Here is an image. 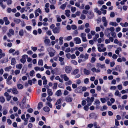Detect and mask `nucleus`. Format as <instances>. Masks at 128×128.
Returning <instances> with one entry per match:
<instances>
[{
    "label": "nucleus",
    "instance_id": "f257e3e1",
    "mask_svg": "<svg viewBox=\"0 0 128 128\" xmlns=\"http://www.w3.org/2000/svg\"><path fill=\"white\" fill-rule=\"evenodd\" d=\"M98 47V51L100 52H104L106 50V48L104 47V45L103 44H98L97 45Z\"/></svg>",
    "mask_w": 128,
    "mask_h": 128
},
{
    "label": "nucleus",
    "instance_id": "f03ea898",
    "mask_svg": "<svg viewBox=\"0 0 128 128\" xmlns=\"http://www.w3.org/2000/svg\"><path fill=\"white\" fill-rule=\"evenodd\" d=\"M64 71L66 74L70 73L72 70V68L71 66H66L64 68Z\"/></svg>",
    "mask_w": 128,
    "mask_h": 128
},
{
    "label": "nucleus",
    "instance_id": "7ed1b4c3",
    "mask_svg": "<svg viewBox=\"0 0 128 128\" xmlns=\"http://www.w3.org/2000/svg\"><path fill=\"white\" fill-rule=\"evenodd\" d=\"M73 100L72 98L69 96H68L65 98V100L66 102H71Z\"/></svg>",
    "mask_w": 128,
    "mask_h": 128
},
{
    "label": "nucleus",
    "instance_id": "20e7f679",
    "mask_svg": "<svg viewBox=\"0 0 128 128\" xmlns=\"http://www.w3.org/2000/svg\"><path fill=\"white\" fill-rule=\"evenodd\" d=\"M60 77L62 78H64L65 81H68L69 80V78L66 74H61L60 75Z\"/></svg>",
    "mask_w": 128,
    "mask_h": 128
},
{
    "label": "nucleus",
    "instance_id": "39448f33",
    "mask_svg": "<svg viewBox=\"0 0 128 128\" xmlns=\"http://www.w3.org/2000/svg\"><path fill=\"white\" fill-rule=\"evenodd\" d=\"M60 27H55L52 30V31L54 34L58 33L60 31Z\"/></svg>",
    "mask_w": 128,
    "mask_h": 128
},
{
    "label": "nucleus",
    "instance_id": "423d86ee",
    "mask_svg": "<svg viewBox=\"0 0 128 128\" xmlns=\"http://www.w3.org/2000/svg\"><path fill=\"white\" fill-rule=\"evenodd\" d=\"M28 56L27 55L25 54L22 56V58L20 60L21 62L22 63H24L26 62V58Z\"/></svg>",
    "mask_w": 128,
    "mask_h": 128
},
{
    "label": "nucleus",
    "instance_id": "0eeeda50",
    "mask_svg": "<svg viewBox=\"0 0 128 128\" xmlns=\"http://www.w3.org/2000/svg\"><path fill=\"white\" fill-rule=\"evenodd\" d=\"M112 70H116L117 71L121 72H122L121 67L119 65L117 66L115 68H114Z\"/></svg>",
    "mask_w": 128,
    "mask_h": 128
},
{
    "label": "nucleus",
    "instance_id": "6e6552de",
    "mask_svg": "<svg viewBox=\"0 0 128 128\" xmlns=\"http://www.w3.org/2000/svg\"><path fill=\"white\" fill-rule=\"evenodd\" d=\"M34 69L36 71H40L42 72L44 70V68L42 67H39L37 66L35 67L34 68Z\"/></svg>",
    "mask_w": 128,
    "mask_h": 128
},
{
    "label": "nucleus",
    "instance_id": "1a4fd4ad",
    "mask_svg": "<svg viewBox=\"0 0 128 128\" xmlns=\"http://www.w3.org/2000/svg\"><path fill=\"white\" fill-rule=\"evenodd\" d=\"M74 41L75 42L76 44H80L81 42V40L80 38L78 37L74 38Z\"/></svg>",
    "mask_w": 128,
    "mask_h": 128
},
{
    "label": "nucleus",
    "instance_id": "9d476101",
    "mask_svg": "<svg viewBox=\"0 0 128 128\" xmlns=\"http://www.w3.org/2000/svg\"><path fill=\"white\" fill-rule=\"evenodd\" d=\"M94 97H91L90 98L89 97H87L86 98V100L88 103L90 102L92 103L93 102L94 100Z\"/></svg>",
    "mask_w": 128,
    "mask_h": 128
},
{
    "label": "nucleus",
    "instance_id": "9b49d317",
    "mask_svg": "<svg viewBox=\"0 0 128 128\" xmlns=\"http://www.w3.org/2000/svg\"><path fill=\"white\" fill-rule=\"evenodd\" d=\"M94 14L92 10H90L88 17L89 19H92L94 16Z\"/></svg>",
    "mask_w": 128,
    "mask_h": 128
},
{
    "label": "nucleus",
    "instance_id": "f8f14e48",
    "mask_svg": "<svg viewBox=\"0 0 128 128\" xmlns=\"http://www.w3.org/2000/svg\"><path fill=\"white\" fill-rule=\"evenodd\" d=\"M102 21L104 22V26H106L108 24V22L106 18L103 16L102 18Z\"/></svg>",
    "mask_w": 128,
    "mask_h": 128
},
{
    "label": "nucleus",
    "instance_id": "ddd939ff",
    "mask_svg": "<svg viewBox=\"0 0 128 128\" xmlns=\"http://www.w3.org/2000/svg\"><path fill=\"white\" fill-rule=\"evenodd\" d=\"M81 86H79L78 88H77L75 90V92L77 93H81L82 92V91L81 90Z\"/></svg>",
    "mask_w": 128,
    "mask_h": 128
},
{
    "label": "nucleus",
    "instance_id": "4468645a",
    "mask_svg": "<svg viewBox=\"0 0 128 128\" xmlns=\"http://www.w3.org/2000/svg\"><path fill=\"white\" fill-rule=\"evenodd\" d=\"M91 71L93 72H96V73L99 72H100V70L99 68L97 69L95 67L92 68L91 69Z\"/></svg>",
    "mask_w": 128,
    "mask_h": 128
},
{
    "label": "nucleus",
    "instance_id": "2eb2a0df",
    "mask_svg": "<svg viewBox=\"0 0 128 128\" xmlns=\"http://www.w3.org/2000/svg\"><path fill=\"white\" fill-rule=\"evenodd\" d=\"M48 95L49 96H52L53 94V92L52 90L48 88L47 90Z\"/></svg>",
    "mask_w": 128,
    "mask_h": 128
},
{
    "label": "nucleus",
    "instance_id": "dca6fc26",
    "mask_svg": "<svg viewBox=\"0 0 128 128\" xmlns=\"http://www.w3.org/2000/svg\"><path fill=\"white\" fill-rule=\"evenodd\" d=\"M62 94L61 90H58L55 93V95L58 96H61Z\"/></svg>",
    "mask_w": 128,
    "mask_h": 128
},
{
    "label": "nucleus",
    "instance_id": "f3484780",
    "mask_svg": "<svg viewBox=\"0 0 128 128\" xmlns=\"http://www.w3.org/2000/svg\"><path fill=\"white\" fill-rule=\"evenodd\" d=\"M83 72L84 74L86 75H88L90 74V71L86 68L84 69Z\"/></svg>",
    "mask_w": 128,
    "mask_h": 128
},
{
    "label": "nucleus",
    "instance_id": "a211bd4d",
    "mask_svg": "<svg viewBox=\"0 0 128 128\" xmlns=\"http://www.w3.org/2000/svg\"><path fill=\"white\" fill-rule=\"evenodd\" d=\"M3 19L5 22L6 24L8 25L9 24L10 22L8 20L7 17H4L3 18Z\"/></svg>",
    "mask_w": 128,
    "mask_h": 128
},
{
    "label": "nucleus",
    "instance_id": "6ab92c4d",
    "mask_svg": "<svg viewBox=\"0 0 128 128\" xmlns=\"http://www.w3.org/2000/svg\"><path fill=\"white\" fill-rule=\"evenodd\" d=\"M79 70L78 69H75L72 73V75H76L79 72Z\"/></svg>",
    "mask_w": 128,
    "mask_h": 128
},
{
    "label": "nucleus",
    "instance_id": "aec40b11",
    "mask_svg": "<svg viewBox=\"0 0 128 128\" xmlns=\"http://www.w3.org/2000/svg\"><path fill=\"white\" fill-rule=\"evenodd\" d=\"M22 66V64H17L16 66V68L18 69L19 70L21 69Z\"/></svg>",
    "mask_w": 128,
    "mask_h": 128
},
{
    "label": "nucleus",
    "instance_id": "412c9836",
    "mask_svg": "<svg viewBox=\"0 0 128 128\" xmlns=\"http://www.w3.org/2000/svg\"><path fill=\"white\" fill-rule=\"evenodd\" d=\"M114 95L116 96H118L119 97H120L121 96V94L118 90H116L115 92L114 93Z\"/></svg>",
    "mask_w": 128,
    "mask_h": 128
},
{
    "label": "nucleus",
    "instance_id": "4be33fe9",
    "mask_svg": "<svg viewBox=\"0 0 128 128\" xmlns=\"http://www.w3.org/2000/svg\"><path fill=\"white\" fill-rule=\"evenodd\" d=\"M44 110L46 112H48L50 111V109L47 106H46L43 108Z\"/></svg>",
    "mask_w": 128,
    "mask_h": 128
},
{
    "label": "nucleus",
    "instance_id": "5701e85b",
    "mask_svg": "<svg viewBox=\"0 0 128 128\" xmlns=\"http://www.w3.org/2000/svg\"><path fill=\"white\" fill-rule=\"evenodd\" d=\"M63 38L61 36L59 38V44L61 45H62L63 42Z\"/></svg>",
    "mask_w": 128,
    "mask_h": 128
},
{
    "label": "nucleus",
    "instance_id": "b1692460",
    "mask_svg": "<svg viewBox=\"0 0 128 128\" xmlns=\"http://www.w3.org/2000/svg\"><path fill=\"white\" fill-rule=\"evenodd\" d=\"M43 106L42 103V102H40L38 104V110H40Z\"/></svg>",
    "mask_w": 128,
    "mask_h": 128
},
{
    "label": "nucleus",
    "instance_id": "393cba45",
    "mask_svg": "<svg viewBox=\"0 0 128 128\" xmlns=\"http://www.w3.org/2000/svg\"><path fill=\"white\" fill-rule=\"evenodd\" d=\"M43 64V62L42 59L39 60L38 62V65L39 66H42Z\"/></svg>",
    "mask_w": 128,
    "mask_h": 128
},
{
    "label": "nucleus",
    "instance_id": "a878e982",
    "mask_svg": "<svg viewBox=\"0 0 128 128\" xmlns=\"http://www.w3.org/2000/svg\"><path fill=\"white\" fill-rule=\"evenodd\" d=\"M65 15L67 17H69L70 16V11L69 10H65Z\"/></svg>",
    "mask_w": 128,
    "mask_h": 128
},
{
    "label": "nucleus",
    "instance_id": "bb28decb",
    "mask_svg": "<svg viewBox=\"0 0 128 128\" xmlns=\"http://www.w3.org/2000/svg\"><path fill=\"white\" fill-rule=\"evenodd\" d=\"M68 4V2H66L64 4H62L60 7V8L64 10L66 6Z\"/></svg>",
    "mask_w": 128,
    "mask_h": 128
},
{
    "label": "nucleus",
    "instance_id": "cd10ccee",
    "mask_svg": "<svg viewBox=\"0 0 128 128\" xmlns=\"http://www.w3.org/2000/svg\"><path fill=\"white\" fill-rule=\"evenodd\" d=\"M46 106H48L50 108H52V105L50 102H46Z\"/></svg>",
    "mask_w": 128,
    "mask_h": 128
},
{
    "label": "nucleus",
    "instance_id": "c85d7f7f",
    "mask_svg": "<svg viewBox=\"0 0 128 128\" xmlns=\"http://www.w3.org/2000/svg\"><path fill=\"white\" fill-rule=\"evenodd\" d=\"M19 34L21 36H23L24 34V32L23 30L22 29L21 30L19 31Z\"/></svg>",
    "mask_w": 128,
    "mask_h": 128
},
{
    "label": "nucleus",
    "instance_id": "c756f323",
    "mask_svg": "<svg viewBox=\"0 0 128 128\" xmlns=\"http://www.w3.org/2000/svg\"><path fill=\"white\" fill-rule=\"evenodd\" d=\"M17 87L19 89H21L23 88V86L22 84H17Z\"/></svg>",
    "mask_w": 128,
    "mask_h": 128
},
{
    "label": "nucleus",
    "instance_id": "7c9ffc66",
    "mask_svg": "<svg viewBox=\"0 0 128 128\" xmlns=\"http://www.w3.org/2000/svg\"><path fill=\"white\" fill-rule=\"evenodd\" d=\"M99 36V34H95L93 38V40L95 41H96V39L98 38Z\"/></svg>",
    "mask_w": 128,
    "mask_h": 128
},
{
    "label": "nucleus",
    "instance_id": "2f4dec72",
    "mask_svg": "<svg viewBox=\"0 0 128 128\" xmlns=\"http://www.w3.org/2000/svg\"><path fill=\"white\" fill-rule=\"evenodd\" d=\"M0 6L3 9H4L6 7V6L3 4L2 0H0Z\"/></svg>",
    "mask_w": 128,
    "mask_h": 128
},
{
    "label": "nucleus",
    "instance_id": "473e14b6",
    "mask_svg": "<svg viewBox=\"0 0 128 128\" xmlns=\"http://www.w3.org/2000/svg\"><path fill=\"white\" fill-rule=\"evenodd\" d=\"M56 18H57V22H61L62 21V19L60 18V16L58 15L56 16Z\"/></svg>",
    "mask_w": 128,
    "mask_h": 128
},
{
    "label": "nucleus",
    "instance_id": "72a5a7b5",
    "mask_svg": "<svg viewBox=\"0 0 128 128\" xmlns=\"http://www.w3.org/2000/svg\"><path fill=\"white\" fill-rule=\"evenodd\" d=\"M26 118H25V119L24 120V122H26L28 121V120L29 118L30 117V114H28L26 115Z\"/></svg>",
    "mask_w": 128,
    "mask_h": 128
},
{
    "label": "nucleus",
    "instance_id": "f704fd0d",
    "mask_svg": "<svg viewBox=\"0 0 128 128\" xmlns=\"http://www.w3.org/2000/svg\"><path fill=\"white\" fill-rule=\"evenodd\" d=\"M110 24L114 26H116L118 25V24H117L116 22H110Z\"/></svg>",
    "mask_w": 128,
    "mask_h": 128
},
{
    "label": "nucleus",
    "instance_id": "c9c22d12",
    "mask_svg": "<svg viewBox=\"0 0 128 128\" xmlns=\"http://www.w3.org/2000/svg\"><path fill=\"white\" fill-rule=\"evenodd\" d=\"M16 60L14 58H12V59L11 62V64L12 65H13L15 64Z\"/></svg>",
    "mask_w": 128,
    "mask_h": 128
},
{
    "label": "nucleus",
    "instance_id": "e433bc0d",
    "mask_svg": "<svg viewBox=\"0 0 128 128\" xmlns=\"http://www.w3.org/2000/svg\"><path fill=\"white\" fill-rule=\"evenodd\" d=\"M44 67L46 69H52V68L51 66H47V64H46L44 66Z\"/></svg>",
    "mask_w": 128,
    "mask_h": 128
},
{
    "label": "nucleus",
    "instance_id": "4c0bfd02",
    "mask_svg": "<svg viewBox=\"0 0 128 128\" xmlns=\"http://www.w3.org/2000/svg\"><path fill=\"white\" fill-rule=\"evenodd\" d=\"M12 67L11 66L7 67L4 68V70L8 72L12 68Z\"/></svg>",
    "mask_w": 128,
    "mask_h": 128
},
{
    "label": "nucleus",
    "instance_id": "58836bf2",
    "mask_svg": "<svg viewBox=\"0 0 128 128\" xmlns=\"http://www.w3.org/2000/svg\"><path fill=\"white\" fill-rule=\"evenodd\" d=\"M62 100V99L61 98H60L56 102L55 104V105H58L60 104Z\"/></svg>",
    "mask_w": 128,
    "mask_h": 128
},
{
    "label": "nucleus",
    "instance_id": "ea45409f",
    "mask_svg": "<svg viewBox=\"0 0 128 128\" xmlns=\"http://www.w3.org/2000/svg\"><path fill=\"white\" fill-rule=\"evenodd\" d=\"M96 116V114L94 113H92L90 114L89 115V116L90 118H93Z\"/></svg>",
    "mask_w": 128,
    "mask_h": 128
},
{
    "label": "nucleus",
    "instance_id": "a19ab883",
    "mask_svg": "<svg viewBox=\"0 0 128 128\" xmlns=\"http://www.w3.org/2000/svg\"><path fill=\"white\" fill-rule=\"evenodd\" d=\"M76 8L75 7L72 6L71 7V10L72 12H74L76 10Z\"/></svg>",
    "mask_w": 128,
    "mask_h": 128
},
{
    "label": "nucleus",
    "instance_id": "79ce46f5",
    "mask_svg": "<svg viewBox=\"0 0 128 128\" xmlns=\"http://www.w3.org/2000/svg\"><path fill=\"white\" fill-rule=\"evenodd\" d=\"M21 20L20 19H16L14 20V22L16 24H18L20 23Z\"/></svg>",
    "mask_w": 128,
    "mask_h": 128
},
{
    "label": "nucleus",
    "instance_id": "37998d69",
    "mask_svg": "<svg viewBox=\"0 0 128 128\" xmlns=\"http://www.w3.org/2000/svg\"><path fill=\"white\" fill-rule=\"evenodd\" d=\"M100 102L98 100H96L94 102V104L95 105H100Z\"/></svg>",
    "mask_w": 128,
    "mask_h": 128
},
{
    "label": "nucleus",
    "instance_id": "c03bdc74",
    "mask_svg": "<svg viewBox=\"0 0 128 128\" xmlns=\"http://www.w3.org/2000/svg\"><path fill=\"white\" fill-rule=\"evenodd\" d=\"M12 91L14 94H16L18 93V91L17 89L15 88H13Z\"/></svg>",
    "mask_w": 128,
    "mask_h": 128
},
{
    "label": "nucleus",
    "instance_id": "a18cd8bd",
    "mask_svg": "<svg viewBox=\"0 0 128 128\" xmlns=\"http://www.w3.org/2000/svg\"><path fill=\"white\" fill-rule=\"evenodd\" d=\"M111 35L114 38H115L116 36V34L114 32H110Z\"/></svg>",
    "mask_w": 128,
    "mask_h": 128
},
{
    "label": "nucleus",
    "instance_id": "49530a36",
    "mask_svg": "<svg viewBox=\"0 0 128 128\" xmlns=\"http://www.w3.org/2000/svg\"><path fill=\"white\" fill-rule=\"evenodd\" d=\"M5 99L3 96H1L0 97V101L2 102L3 103L5 101Z\"/></svg>",
    "mask_w": 128,
    "mask_h": 128
},
{
    "label": "nucleus",
    "instance_id": "de8ad7c7",
    "mask_svg": "<svg viewBox=\"0 0 128 128\" xmlns=\"http://www.w3.org/2000/svg\"><path fill=\"white\" fill-rule=\"evenodd\" d=\"M50 42V40L46 39L44 40V42L46 44H48Z\"/></svg>",
    "mask_w": 128,
    "mask_h": 128
},
{
    "label": "nucleus",
    "instance_id": "09e8293b",
    "mask_svg": "<svg viewBox=\"0 0 128 128\" xmlns=\"http://www.w3.org/2000/svg\"><path fill=\"white\" fill-rule=\"evenodd\" d=\"M86 16L84 14H82L81 15L80 18L82 20H84L86 18Z\"/></svg>",
    "mask_w": 128,
    "mask_h": 128
},
{
    "label": "nucleus",
    "instance_id": "8fccbe9b",
    "mask_svg": "<svg viewBox=\"0 0 128 128\" xmlns=\"http://www.w3.org/2000/svg\"><path fill=\"white\" fill-rule=\"evenodd\" d=\"M58 84L56 83H54V86L52 88L53 89H56L57 86Z\"/></svg>",
    "mask_w": 128,
    "mask_h": 128
},
{
    "label": "nucleus",
    "instance_id": "3c124183",
    "mask_svg": "<svg viewBox=\"0 0 128 128\" xmlns=\"http://www.w3.org/2000/svg\"><path fill=\"white\" fill-rule=\"evenodd\" d=\"M20 70H16L14 71V74L16 75H17L18 74L20 73Z\"/></svg>",
    "mask_w": 128,
    "mask_h": 128
},
{
    "label": "nucleus",
    "instance_id": "603ef678",
    "mask_svg": "<svg viewBox=\"0 0 128 128\" xmlns=\"http://www.w3.org/2000/svg\"><path fill=\"white\" fill-rule=\"evenodd\" d=\"M26 29L28 31H30L32 28L31 26H26Z\"/></svg>",
    "mask_w": 128,
    "mask_h": 128
},
{
    "label": "nucleus",
    "instance_id": "864d4df0",
    "mask_svg": "<svg viewBox=\"0 0 128 128\" xmlns=\"http://www.w3.org/2000/svg\"><path fill=\"white\" fill-rule=\"evenodd\" d=\"M9 33L12 35H14V30L12 29H10L9 31Z\"/></svg>",
    "mask_w": 128,
    "mask_h": 128
},
{
    "label": "nucleus",
    "instance_id": "5fc2aeb1",
    "mask_svg": "<svg viewBox=\"0 0 128 128\" xmlns=\"http://www.w3.org/2000/svg\"><path fill=\"white\" fill-rule=\"evenodd\" d=\"M86 34L85 33H82L80 34V36L82 38L86 37Z\"/></svg>",
    "mask_w": 128,
    "mask_h": 128
},
{
    "label": "nucleus",
    "instance_id": "6e6d98bb",
    "mask_svg": "<svg viewBox=\"0 0 128 128\" xmlns=\"http://www.w3.org/2000/svg\"><path fill=\"white\" fill-rule=\"evenodd\" d=\"M100 100L102 103H105L106 102V99L104 98H101Z\"/></svg>",
    "mask_w": 128,
    "mask_h": 128
},
{
    "label": "nucleus",
    "instance_id": "4d7b16f0",
    "mask_svg": "<svg viewBox=\"0 0 128 128\" xmlns=\"http://www.w3.org/2000/svg\"><path fill=\"white\" fill-rule=\"evenodd\" d=\"M124 86H126L128 85V81H125L124 82H122Z\"/></svg>",
    "mask_w": 128,
    "mask_h": 128
},
{
    "label": "nucleus",
    "instance_id": "13d9d810",
    "mask_svg": "<svg viewBox=\"0 0 128 128\" xmlns=\"http://www.w3.org/2000/svg\"><path fill=\"white\" fill-rule=\"evenodd\" d=\"M118 89L120 90H121L122 88V84L118 85L117 86Z\"/></svg>",
    "mask_w": 128,
    "mask_h": 128
},
{
    "label": "nucleus",
    "instance_id": "bf43d9fd",
    "mask_svg": "<svg viewBox=\"0 0 128 128\" xmlns=\"http://www.w3.org/2000/svg\"><path fill=\"white\" fill-rule=\"evenodd\" d=\"M84 108L86 111H88V106L87 105L85 106H84Z\"/></svg>",
    "mask_w": 128,
    "mask_h": 128
},
{
    "label": "nucleus",
    "instance_id": "052dcab7",
    "mask_svg": "<svg viewBox=\"0 0 128 128\" xmlns=\"http://www.w3.org/2000/svg\"><path fill=\"white\" fill-rule=\"evenodd\" d=\"M15 51L14 49H13L12 48L10 49L8 51V52L10 53H14V52Z\"/></svg>",
    "mask_w": 128,
    "mask_h": 128
},
{
    "label": "nucleus",
    "instance_id": "680f3d73",
    "mask_svg": "<svg viewBox=\"0 0 128 128\" xmlns=\"http://www.w3.org/2000/svg\"><path fill=\"white\" fill-rule=\"evenodd\" d=\"M71 62L75 65H76L77 64V62L74 60H72L71 61Z\"/></svg>",
    "mask_w": 128,
    "mask_h": 128
},
{
    "label": "nucleus",
    "instance_id": "e2e57ef3",
    "mask_svg": "<svg viewBox=\"0 0 128 128\" xmlns=\"http://www.w3.org/2000/svg\"><path fill=\"white\" fill-rule=\"evenodd\" d=\"M72 36H68L66 38V40L68 41H69L71 40L72 39Z\"/></svg>",
    "mask_w": 128,
    "mask_h": 128
},
{
    "label": "nucleus",
    "instance_id": "0e129e2a",
    "mask_svg": "<svg viewBox=\"0 0 128 128\" xmlns=\"http://www.w3.org/2000/svg\"><path fill=\"white\" fill-rule=\"evenodd\" d=\"M90 31V28H88L84 30L85 32L87 33H89Z\"/></svg>",
    "mask_w": 128,
    "mask_h": 128
},
{
    "label": "nucleus",
    "instance_id": "69168bd1",
    "mask_svg": "<svg viewBox=\"0 0 128 128\" xmlns=\"http://www.w3.org/2000/svg\"><path fill=\"white\" fill-rule=\"evenodd\" d=\"M90 8V6L89 5H86L84 7V8L86 10H89Z\"/></svg>",
    "mask_w": 128,
    "mask_h": 128
},
{
    "label": "nucleus",
    "instance_id": "338daca9",
    "mask_svg": "<svg viewBox=\"0 0 128 128\" xmlns=\"http://www.w3.org/2000/svg\"><path fill=\"white\" fill-rule=\"evenodd\" d=\"M105 58L104 56H102L99 58V60L101 61H102L105 60Z\"/></svg>",
    "mask_w": 128,
    "mask_h": 128
},
{
    "label": "nucleus",
    "instance_id": "774afa93",
    "mask_svg": "<svg viewBox=\"0 0 128 128\" xmlns=\"http://www.w3.org/2000/svg\"><path fill=\"white\" fill-rule=\"evenodd\" d=\"M88 12V11L86 10H84L82 11V13L85 14H87Z\"/></svg>",
    "mask_w": 128,
    "mask_h": 128
}]
</instances>
